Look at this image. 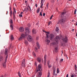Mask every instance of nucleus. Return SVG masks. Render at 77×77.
<instances>
[{
  "label": "nucleus",
  "mask_w": 77,
  "mask_h": 77,
  "mask_svg": "<svg viewBox=\"0 0 77 77\" xmlns=\"http://www.w3.org/2000/svg\"><path fill=\"white\" fill-rule=\"evenodd\" d=\"M35 51L36 52H38V48L36 47H35Z\"/></svg>",
  "instance_id": "29"
},
{
  "label": "nucleus",
  "mask_w": 77,
  "mask_h": 77,
  "mask_svg": "<svg viewBox=\"0 0 77 77\" xmlns=\"http://www.w3.org/2000/svg\"><path fill=\"white\" fill-rule=\"evenodd\" d=\"M74 76V77H76L77 76V75H75Z\"/></svg>",
  "instance_id": "63"
},
{
  "label": "nucleus",
  "mask_w": 77,
  "mask_h": 77,
  "mask_svg": "<svg viewBox=\"0 0 77 77\" xmlns=\"http://www.w3.org/2000/svg\"><path fill=\"white\" fill-rule=\"evenodd\" d=\"M66 77H68V74H67Z\"/></svg>",
  "instance_id": "51"
},
{
  "label": "nucleus",
  "mask_w": 77,
  "mask_h": 77,
  "mask_svg": "<svg viewBox=\"0 0 77 77\" xmlns=\"http://www.w3.org/2000/svg\"><path fill=\"white\" fill-rule=\"evenodd\" d=\"M51 24V21L49 22L48 23V26H50V25Z\"/></svg>",
  "instance_id": "35"
},
{
  "label": "nucleus",
  "mask_w": 77,
  "mask_h": 77,
  "mask_svg": "<svg viewBox=\"0 0 77 77\" xmlns=\"http://www.w3.org/2000/svg\"><path fill=\"white\" fill-rule=\"evenodd\" d=\"M63 60V59H61V60H60V62H62Z\"/></svg>",
  "instance_id": "36"
},
{
  "label": "nucleus",
  "mask_w": 77,
  "mask_h": 77,
  "mask_svg": "<svg viewBox=\"0 0 77 77\" xmlns=\"http://www.w3.org/2000/svg\"><path fill=\"white\" fill-rule=\"evenodd\" d=\"M4 60V58L2 56V55H0V62L1 61H2Z\"/></svg>",
  "instance_id": "14"
},
{
  "label": "nucleus",
  "mask_w": 77,
  "mask_h": 77,
  "mask_svg": "<svg viewBox=\"0 0 77 77\" xmlns=\"http://www.w3.org/2000/svg\"><path fill=\"white\" fill-rule=\"evenodd\" d=\"M10 17H12V15H13V14H12V11H10Z\"/></svg>",
  "instance_id": "22"
},
{
  "label": "nucleus",
  "mask_w": 77,
  "mask_h": 77,
  "mask_svg": "<svg viewBox=\"0 0 77 77\" xmlns=\"http://www.w3.org/2000/svg\"><path fill=\"white\" fill-rule=\"evenodd\" d=\"M21 66L24 68L26 67V63H25V59H23L22 61V63L21 64Z\"/></svg>",
  "instance_id": "6"
},
{
  "label": "nucleus",
  "mask_w": 77,
  "mask_h": 77,
  "mask_svg": "<svg viewBox=\"0 0 77 77\" xmlns=\"http://www.w3.org/2000/svg\"><path fill=\"white\" fill-rule=\"evenodd\" d=\"M10 27L11 28V30H12L14 29V27H13V26H12V24L10 25Z\"/></svg>",
  "instance_id": "24"
},
{
  "label": "nucleus",
  "mask_w": 77,
  "mask_h": 77,
  "mask_svg": "<svg viewBox=\"0 0 77 77\" xmlns=\"http://www.w3.org/2000/svg\"><path fill=\"white\" fill-rule=\"evenodd\" d=\"M54 0H51V3H54Z\"/></svg>",
  "instance_id": "38"
},
{
  "label": "nucleus",
  "mask_w": 77,
  "mask_h": 77,
  "mask_svg": "<svg viewBox=\"0 0 77 77\" xmlns=\"http://www.w3.org/2000/svg\"><path fill=\"white\" fill-rule=\"evenodd\" d=\"M56 43H52V45H54V44H55Z\"/></svg>",
  "instance_id": "48"
},
{
  "label": "nucleus",
  "mask_w": 77,
  "mask_h": 77,
  "mask_svg": "<svg viewBox=\"0 0 77 77\" xmlns=\"http://www.w3.org/2000/svg\"><path fill=\"white\" fill-rule=\"evenodd\" d=\"M48 68H51V67L52 66L51 65H50V64H49V65H48Z\"/></svg>",
  "instance_id": "32"
},
{
  "label": "nucleus",
  "mask_w": 77,
  "mask_h": 77,
  "mask_svg": "<svg viewBox=\"0 0 77 77\" xmlns=\"http://www.w3.org/2000/svg\"><path fill=\"white\" fill-rule=\"evenodd\" d=\"M21 14H23V12H21L20 13Z\"/></svg>",
  "instance_id": "56"
},
{
  "label": "nucleus",
  "mask_w": 77,
  "mask_h": 77,
  "mask_svg": "<svg viewBox=\"0 0 77 77\" xmlns=\"http://www.w3.org/2000/svg\"><path fill=\"white\" fill-rule=\"evenodd\" d=\"M66 57L67 59H68V57H67V55H66Z\"/></svg>",
  "instance_id": "64"
},
{
  "label": "nucleus",
  "mask_w": 77,
  "mask_h": 77,
  "mask_svg": "<svg viewBox=\"0 0 77 77\" xmlns=\"http://www.w3.org/2000/svg\"><path fill=\"white\" fill-rule=\"evenodd\" d=\"M43 32H45L46 33V34H47V35H48L49 34H50V32H47L45 31H44Z\"/></svg>",
  "instance_id": "26"
},
{
  "label": "nucleus",
  "mask_w": 77,
  "mask_h": 77,
  "mask_svg": "<svg viewBox=\"0 0 77 77\" xmlns=\"http://www.w3.org/2000/svg\"><path fill=\"white\" fill-rule=\"evenodd\" d=\"M74 29H72V31H74Z\"/></svg>",
  "instance_id": "58"
},
{
  "label": "nucleus",
  "mask_w": 77,
  "mask_h": 77,
  "mask_svg": "<svg viewBox=\"0 0 77 77\" xmlns=\"http://www.w3.org/2000/svg\"><path fill=\"white\" fill-rule=\"evenodd\" d=\"M25 38V35L23 34L21 35V36L19 39V41H21V40H22V39H23V38Z\"/></svg>",
  "instance_id": "8"
},
{
  "label": "nucleus",
  "mask_w": 77,
  "mask_h": 77,
  "mask_svg": "<svg viewBox=\"0 0 77 77\" xmlns=\"http://www.w3.org/2000/svg\"><path fill=\"white\" fill-rule=\"evenodd\" d=\"M62 39L63 42H64L66 43H67V42H68V38L66 37L65 36V37L63 38Z\"/></svg>",
  "instance_id": "5"
},
{
  "label": "nucleus",
  "mask_w": 77,
  "mask_h": 77,
  "mask_svg": "<svg viewBox=\"0 0 77 77\" xmlns=\"http://www.w3.org/2000/svg\"><path fill=\"white\" fill-rule=\"evenodd\" d=\"M37 60L38 62H41V59L39 57H38L37 59Z\"/></svg>",
  "instance_id": "17"
},
{
  "label": "nucleus",
  "mask_w": 77,
  "mask_h": 77,
  "mask_svg": "<svg viewBox=\"0 0 77 77\" xmlns=\"http://www.w3.org/2000/svg\"><path fill=\"white\" fill-rule=\"evenodd\" d=\"M75 69H77V66H76V65H75Z\"/></svg>",
  "instance_id": "45"
},
{
  "label": "nucleus",
  "mask_w": 77,
  "mask_h": 77,
  "mask_svg": "<svg viewBox=\"0 0 77 77\" xmlns=\"http://www.w3.org/2000/svg\"><path fill=\"white\" fill-rule=\"evenodd\" d=\"M36 44L38 48V49H39V48L40 47V46H39V42H37L36 43Z\"/></svg>",
  "instance_id": "18"
},
{
  "label": "nucleus",
  "mask_w": 77,
  "mask_h": 77,
  "mask_svg": "<svg viewBox=\"0 0 77 77\" xmlns=\"http://www.w3.org/2000/svg\"><path fill=\"white\" fill-rule=\"evenodd\" d=\"M20 73L19 72H18V75H19V77H21V75H20Z\"/></svg>",
  "instance_id": "43"
},
{
  "label": "nucleus",
  "mask_w": 77,
  "mask_h": 77,
  "mask_svg": "<svg viewBox=\"0 0 77 77\" xmlns=\"http://www.w3.org/2000/svg\"><path fill=\"white\" fill-rule=\"evenodd\" d=\"M49 5V4H48V3L47 4V5L46 6H48Z\"/></svg>",
  "instance_id": "55"
},
{
  "label": "nucleus",
  "mask_w": 77,
  "mask_h": 77,
  "mask_svg": "<svg viewBox=\"0 0 77 77\" xmlns=\"http://www.w3.org/2000/svg\"><path fill=\"white\" fill-rule=\"evenodd\" d=\"M9 8H10V11H11V7H10Z\"/></svg>",
  "instance_id": "52"
},
{
  "label": "nucleus",
  "mask_w": 77,
  "mask_h": 77,
  "mask_svg": "<svg viewBox=\"0 0 77 77\" xmlns=\"http://www.w3.org/2000/svg\"><path fill=\"white\" fill-rule=\"evenodd\" d=\"M56 32H58V31H59V29L58 28V27H57L56 28Z\"/></svg>",
  "instance_id": "31"
},
{
  "label": "nucleus",
  "mask_w": 77,
  "mask_h": 77,
  "mask_svg": "<svg viewBox=\"0 0 77 77\" xmlns=\"http://www.w3.org/2000/svg\"><path fill=\"white\" fill-rule=\"evenodd\" d=\"M10 24H12V23H13V21H12V19L10 20Z\"/></svg>",
  "instance_id": "30"
},
{
  "label": "nucleus",
  "mask_w": 77,
  "mask_h": 77,
  "mask_svg": "<svg viewBox=\"0 0 77 77\" xmlns=\"http://www.w3.org/2000/svg\"><path fill=\"white\" fill-rule=\"evenodd\" d=\"M76 23H74V25H75H75H76Z\"/></svg>",
  "instance_id": "60"
},
{
  "label": "nucleus",
  "mask_w": 77,
  "mask_h": 77,
  "mask_svg": "<svg viewBox=\"0 0 77 77\" xmlns=\"http://www.w3.org/2000/svg\"><path fill=\"white\" fill-rule=\"evenodd\" d=\"M41 71H42L41 69V65H39L38 66V69L36 72H38L36 75V77H41L42 75V72Z\"/></svg>",
  "instance_id": "1"
},
{
  "label": "nucleus",
  "mask_w": 77,
  "mask_h": 77,
  "mask_svg": "<svg viewBox=\"0 0 77 77\" xmlns=\"http://www.w3.org/2000/svg\"><path fill=\"white\" fill-rule=\"evenodd\" d=\"M62 54H63V51H61Z\"/></svg>",
  "instance_id": "59"
},
{
  "label": "nucleus",
  "mask_w": 77,
  "mask_h": 77,
  "mask_svg": "<svg viewBox=\"0 0 77 77\" xmlns=\"http://www.w3.org/2000/svg\"><path fill=\"white\" fill-rule=\"evenodd\" d=\"M45 13H43V17H44L45 16Z\"/></svg>",
  "instance_id": "49"
},
{
  "label": "nucleus",
  "mask_w": 77,
  "mask_h": 77,
  "mask_svg": "<svg viewBox=\"0 0 77 77\" xmlns=\"http://www.w3.org/2000/svg\"><path fill=\"white\" fill-rule=\"evenodd\" d=\"M54 75H57V73L55 74Z\"/></svg>",
  "instance_id": "57"
},
{
  "label": "nucleus",
  "mask_w": 77,
  "mask_h": 77,
  "mask_svg": "<svg viewBox=\"0 0 77 77\" xmlns=\"http://www.w3.org/2000/svg\"><path fill=\"white\" fill-rule=\"evenodd\" d=\"M76 11H77V10L76 9H75V10L74 11V14H76Z\"/></svg>",
  "instance_id": "37"
},
{
  "label": "nucleus",
  "mask_w": 77,
  "mask_h": 77,
  "mask_svg": "<svg viewBox=\"0 0 77 77\" xmlns=\"http://www.w3.org/2000/svg\"><path fill=\"white\" fill-rule=\"evenodd\" d=\"M19 16L20 17H23V15H22V14H20Z\"/></svg>",
  "instance_id": "46"
},
{
  "label": "nucleus",
  "mask_w": 77,
  "mask_h": 77,
  "mask_svg": "<svg viewBox=\"0 0 77 77\" xmlns=\"http://www.w3.org/2000/svg\"><path fill=\"white\" fill-rule=\"evenodd\" d=\"M36 30L35 29H33L32 32L33 33L35 34L36 33Z\"/></svg>",
  "instance_id": "19"
},
{
  "label": "nucleus",
  "mask_w": 77,
  "mask_h": 77,
  "mask_svg": "<svg viewBox=\"0 0 77 77\" xmlns=\"http://www.w3.org/2000/svg\"><path fill=\"white\" fill-rule=\"evenodd\" d=\"M32 54L33 55V56H34L35 57L36 56V54H35V52H33L32 53Z\"/></svg>",
  "instance_id": "33"
},
{
  "label": "nucleus",
  "mask_w": 77,
  "mask_h": 77,
  "mask_svg": "<svg viewBox=\"0 0 77 77\" xmlns=\"http://www.w3.org/2000/svg\"><path fill=\"white\" fill-rule=\"evenodd\" d=\"M35 6L36 7V8H37V7H38V6H37V4H35Z\"/></svg>",
  "instance_id": "53"
},
{
  "label": "nucleus",
  "mask_w": 77,
  "mask_h": 77,
  "mask_svg": "<svg viewBox=\"0 0 77 77\" xmlns=\"http://www.w3.org/2000/svg\"><path fill=\"white\" fill-rule=\"evenodd\" d=\"M47 57V55H45L44 56V64L45 65V64L46 63V62H47V60H46V58Z\"/></svg>",
  "instance_id": "12"
},
{
  "label": "nucleus",
  "mask_w": 77,
  "mask_h": 77,
  "mask_svg": "<svg viewBox=\"0 0 77 77\" xmlns=\"http://www.w3.org/2000/svg\"><path fill=\"white\" fill-rule=\"evenodd\" d=\"M8 49L7 48L5 49V56H6L5 59L4 63L3 64V66L4 68L6 67V61H7V59H8Z\"/></svg>",
  "instance_id": "2"
},
{
  "label": "nucleus",
  "mask_w": 77,
  "mask_h": 77,
  "mask_svg": "<svg viewBox=\"0 0 77 77\" xmlns=\"http://www.w3.org/2000/svg\"><path fill=\"white\" fill-rule=\"evenodd\" d=\"M25 31L26 32L28 33H29V28H26L25 29Z\"/></svg>",
  "instance_id": "15"
},
{
  "label": "nucleus",
  "mask_w": 77,
  "mask_h": 77,
  "mask_svg": "<svg viewBox=\"0 0 77 77\" xmlns=\"http://www.w3.org/2000/svg\"><path fill=\"white\" fill-rule=\"evenodd\" d=\"M55 72H56V69H54L53 72V75H54V74H55Z\"/></svg>",
  "instance_id": "28"
},
{
  "label": "nucleus",
  "mask_w": 77,
  "mask_h": 77,
  "mask_svg": "<svg viewBox=\"0 0 77 77\" xmlns=\"http://www.w3.org/2000/svg\"><path fill=\"white\" fill-rule=\"evenodd\" d=\"M41 15V16H42V12H40V15Z\"/></svg>",
  "instance_id": "40"
},
{
  "label": "nucleus",
  "mask_w": 77,
  "mask_h": 77,
  "mask_svg": "<svg viewBox=\"0 0 77 77\" xmlns=\"http://www.w3.org/2000/svg\"><path fill=\"white\" fill-rule=\"evenodd\" d=\"M47 64H48V65H50V61H48Z\"/></svg>",
  "instance_id": "39"
},
{
  "label": "nucleus",
  "mask_w": 77,
  "mask_h": 77,
  "mask_svg": "<svg viewBox=\"0 0 77 77\" xmlns=\"http://www.w3.org/2000/svg\"><path fill=\"white\" fill-rule=\"evenodd\" d=\"M19 30L20 32H24V28L23 27H20L19 28Z\"/></svg>",
  "instance_id": "11"
},
{
  "label": "nucleus",
  "mask_w": 77,
  "mask_h": 77,
  "mask_svg": "<svg viewBox=\"0 0 77 77\" xmlns=\"http://www.w3.org/2000/svg\"><path fill=\"white\" fill-rule=\"evenodd\" d=\"M24 43H25V44H26V45H28L29 44L27 40H25Z\"/></svg>",
  "instance_id": "20"
},
{
  "label": "nucleus",
  "mask_w": 77,
  "mask_h": 77,
  "mask_svg": "<svg viewBox=\"0 0 77 77\" xmlns=\"http://www.w3.org/2000/svg\"><path fill=\"white\" fill-rule=\"evenodd\" d=\"M66 14V12H63L61 14V17H63V19H61L60 20V23L61 24H62V23H65V22L66 21V20L67 19V18H66V17L63 16V15L64 14Z\"/></svg>",
  "instance_id": "3"
},
{
  "label": "nucleus",
  "mask_w": 77,
  "mask_h": 77,
  "mask_svg": "<svg viewBox=\"0 0 77 77\" xmlns=\"http://www.w3.org/2000/svg\"><path fill=\"white\" fill-rule=\"evenodd\" d=\"M59 68H57V74L59 73Z\"/></svg>",
  "instance_id": "27"
},
{
  "label": "nucleus",
  "mask_w": 77,
  "mask_h": 77,
  "mask_svg": "<svg viewBox=\"0 0 77 77\" xmlns=\"http://www.w3.org/2000/svg\"><path fill=\"white\" fill-rule=\"evenodd\" d=\"M77 26V22H76V25H75V26Z\"/></svg>",
  "instance_id": "50"
},
{
  "label": "nucleus",
  "mask_w": 77,
  "mask_h": 77,
  "mask_svg": "<svg viewBox=\"0 0 77 77\" xmlns=\"http://www.w3.org/2000/svg\"><path fill=\"white\" fill-rule=\"evenodd\" d=\"M50 73L48 72V77H50Z\"/></svg>",
  "instance_id": "42"
},
{
  "label": "nucleus",
  "mask_w": 77,
  "mask_h": 77,
  "mask_svg": "<svg viewBox=\"0 0 77 77\" xmlns=\"http://www.w3.org/2000/svg\"><path fill=\"white\" fill-rule=\"evenodd\" d=\"M74 75H73V74H72V75H70L71 77H74Z\"/></svg>",
  "instance_id": "44"
},
{
  "label": "nucleus",
  "mask_w": 77,
  "mask_h": 77,
  "mask_svg": "<svg viewBox=\"0 0 77 77\" xmlns=\"http://www.w3.org/2000/svg\"><path fill=\"white\" fill-rule=\"evenodd\" d=\"M13 9V17L14 18H15V14H16V10H15V8H14Z\"/></svg>",
  "instance_id": "13"
},
{
  "label": "nucleus",
  "mask_w": 77,
  "mask_h": 77,
  "mask_svg": "<svg viewBox=\"0 0 77 77\" xmlns=\"http://www.w3.org/2000/svg\"><path fill=\"white\" fill-rule=\"evenodd\" d=\"M39 10H40V8H38L37 10V13H39V11H40Z\"/></svg>",
  "instance_id": "25"
},
{
  "label": "nucleus",
  "mask_w": 77,
  "mask_h": 77,
  "mask_svg": "<svg viewBox=\"0 0 77 77\" xmlns=\"http://www.w3.org/2000/svg\"><path fill=\"white\" fill-rule=\"evenodd\" d=\"M49 37H50L51 40L54 39V35L53 34H51L49 36Z\"/></svg>",
  "instance_id": "10"
},
{
  "label": "nucleus",
  "mask_w": 77,
  "mask_h": 77,
  "mask_svg": "<svg viewBox=\"0 0 77 77\" xmlns=\"http://www.w3.org/2000/svg\"><path fill=\"white\" fill-rule=\"evenodd\" d=\"M25 3H27V1H25Z\"/></svg>",
  "instance_id": "61"
},
{
  "label": "nucleus",
  "mask_w": 77,
  "mask_h": 77,
  "mask_svg": "<svg viewBox=\"0 0 77 77\" xmlns=\"http://www.w3.org/2000/svg\"><path fill=\"white\" fill-rule=\"evenodd\" d=\"M14 39V37L12 35H11V40H13Z\"/></svg>",
  "instance_id": "34"
},
{
  "label": "nucleus",
  "mask_w": 77,
  "mask_h": 77,
  "mask_svg": "<svg viewBox=\"0 0 77 77\" xmlns=\"http://www.w3.org/2000/svg\"><path fill=\"white\" fill-rule=\"evenodd\" d=\"M28 10H29V8H26L23 11H26V12H27V11H28Z\"/></svg>",
  "instance_id": "21"
},
{
  "label": "nucleus",
  "mask_w": 77,
  "mask_h": 77,
  "mask_svg": "<svg viewBox=\"0 0 77 77\" xmlns=\"http://www.w3.org/2000/svg\"><path fill=\"white\" fill-rule=\"evenodd\" d=\"M60 37L57 36L56 38H55V42H56L57 44H58V41L60 39Z\"/></svg>",
  "instance_id": "7"
},
{
  "label": "nucleus",
  "mask_w": 77,
  "mask_h": 77,
  "mask_svg": "<svg viewBox=\"0 0 77 77\" xmlns=\"http://www.w3.org/2000/svg\"><path fill=\"white\" fill-rule=\"evenodd\" d=\"M46 8H48V5H46Z\"/></svg>",
  "instance_id": "54"
},
{
  "label": "nucleus",
  "mask_w": 77,
  "mask_h": 77,
  "mask_svg": "<svg viewBox=\"0 0 77 77\" xmlns=\"http://www.w3.org/2000/svg\"><path fill=\"white\" fill-rule=\"evenodd\" d=\"M29 7L30 9V10H31V8H30V6H29Z\"/></svg>",
  "instance_id": "62"
},
{
  "label": "nucleus",
  "mask_w": 77,
  "mask_h": 77,
  "mask_svg": "<svg viewBox=\"0 0 77 77\" xmlns=\"http://www.w3.org/2000/svg\"><path fill=\"white\" fill-rule=\"evenodd\" d=\"M39 39V37H37L36 38V40H38Z\"/></svg>",
  "instance_id": "47"
},
{
  "label": "nucleus",
  "mask_w": 77,
  "mask_h": 77,
  "mask_svg": "<svg viewBox=\"0 0 77 77\" xmlns=\"http://www.w3.org/2000/svg\"><path fill=\"white\" fill-rule=\"evenodd\" d=\"M43 2H44V0H41V6L40 7L41 8H42V6H43Z\"/></svg>",
  "instance_id": "16"
},
{
  "label": "nucleus",
  "mask_w": 77,
  "mask_h": 77,
  "mask_svg": "<svg viewBox=\"0 0 77 77\" xmlns=\"http://www.w3.org/2000/svg\"><path fill=\"white\" fill-rule=\"evenodd\" d=\"M27 39L29 42L32 41V37L30 35H29L27 38Z\"/></svg>",
  "instance_id": "9"
},
{
  "label": "nucleus",
  "mask_w": 77,
  "mask_h": 77,
  "mask_svg": "<svg viewBox=\"0 0 77 77\" xmlns=\"http://www.w3.org/2000/svg\"><path fill=\"white\" fill-rule=\"evenodd\" d=\"M53 17V15H52L50 18V20H51V19H52V18Z\"/></svg>",
  "instance_id": "41"
},
{
  "label": "nucleus",
  "mask_w": 77,
  "mask_h": 77,
  "mask_svg": "<svg viewBox=\"0 0 77 77\" xmlns=\"http://www.w3.org/2000/svg\"><path fill=\"white\" fill-rule=\"evenodd\" d=\"M46 36L45 37V39H46L45 41L46 42H47V44H49V43H50V41L48 40V39L49 36L48 34H46Z\"/></svg>",
  "instance_id": "4"
},
{
  "label": "nucleus",
  "mask_w": 77,
  "mask_h": 77,
  "mask_svg": "<svg viewBox=\"0 0 77 77\" xmlns=\"http://www.w3.org/2000/svg\"><path fill=\"white\" fill-rule=\"evenodd\" d=\"M55 50L56 52H57L58 51V47H57L55 48Z\"/></svg>",
  "instance_id": "23"
}]
</instances>
